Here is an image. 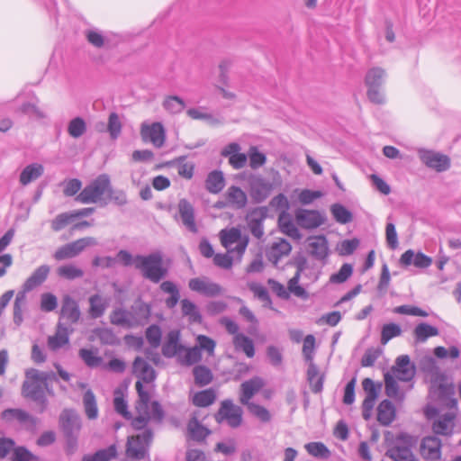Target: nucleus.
<instances>
[{"instance_id":"obj_36","label":"nucleus","mask_w":461,"mask_h":461,"mask_svg":"<svg viewBox=\"0 0 461 461\" xmlns=\"http://www.w3.org/2000/svg\"><path fill=\"white\" fill-rule=\"evenodd\" d=\"M179 333L171 331L168 333L167 341L162 346V354L164 357L171 358L185 349V347L179 344Z\"/></svg>"},{"instance_id":"obj_9","label":"nucleus","mask_w":461,"mask_h":461,"mask_svg":"<svg viewBox=\"0 0 461 461\" xmlns=\"http://www.w3.org/2000/svg\"><path fill=\"white\" fill-rule=\"evenodd\" d=\"M418 156L420 161L429 168L437 172H444L451 166L448 156L431 149H419Z\"/></svg>"},{"instance_id":"obj_50","label":"nucleus","mask_w":461,"mask_h":461,"mask_svg":"<svg viewBox=\"0 0 461 461\" xmlns=\"http://www.w3.org/2000/svg\"><path fill=\"white\" fill-rule=\"evenodd\" d=\"M57 274L59 276L64 279L74 280L77 278H81L84 276V271L72 264H68L60 266L57 269Z\"/></svg>"},{"instance_id":"obj_20","label":"nucleus","mask_w":461,"mask_h":461,"mask_svg":"<svg viewBox=\"0 0 461 461\" xmlns=\"http://www.w3.org/2000/svg\"><path fill=\"white\" fill-rule=\"evenodd\" d=\"M297 223L303 229H315L323 223V218L318 211L299 209L295 212Z\"/></svg>"},{"instance_id":"obj_2","label":"nucleus","mask_w":461,"mask_h":461,"mask_svg":"<svg viewBox=\"0 0 461 461\" xmlns=\"http://www.w3.org/2000/svg\"><path fill=\"white\" fill-rule=\"evenodd\" d=\"M136 269L143 278L154 284H158L168 275V269L163 264V255L160 251L148 255H136Z\"/></svg>"},{"instance_id":"obj_35","label":"nucleus","mask_w":461,"mask_h":461,"mask_svg":"<svg viewBox=\"0 0 461 461\" xmlns=\"http://www.w3.org/2000/svg\"><path fill=\"white\" fill-rule=\"evenodd\" d=\"M232 344L236 351L244 353L247 357L252 358L255 356L254 341L244 333L233 337Z\"/></svg>"},{"instance_id":"obj_28","label":"nucleus","mask_w":461,"mask_h":461,"mask_svg":"<svg viewBox=\"0 0 461 461\" xmlns=\"http://www.w3.org/2000/svg\"><path fill=\"white\" fill-rule=\"evenodd\" d=\"M111 299L100 294H95L88 298V313L93 319L101 318L110 305Z\"/></svg>"},{"instance_id":"obj_32","label":"nucleus","mask_w":461,"mask_h":461,"mask_svg":"<svg viewBox=\"0 0 461 461\" xmlns=\"http://www.w3.org/2000/svg\"><path fill=\"white\" fill-rule=\"evenodd\" d=\"M50 272L49 265H41L38 267L31 276L24 281L27 290H34L41 285L48 278Z\"/></svg>"},{"instance_id":"obj_56","label":"nucleus","mask_w":461,"mask_h":461,"mask_svg":"<svg viewBox=\"0 0 461 461\" xmlns=\"http://www.w3.org/2000/svg\"><path fill=\"white\" fill-rule=\"evenodd\" d=\"M402 334V329L398 324H384L381 332V343L385 345L390 339Z\"/></svg>"},{"instance_id":"obj_23","label":"nucleus","mask_w":461,"mask_h":461,"mask_svg":"<svg viewBox=\"0 0 461 461\" xmlns=\"http://www.w3.org/2000/svg\"><path fill=\"white\" fill-rule=\"evenodd\" d=\"M132 372L140 382L151 383L156 379V371L141 357H135L132 364Z\"/></svg>"},{"instance_id":"obj_31","label":"nucleus","mask_w":461,"mask_h":461,"mask_svg":"<svg viewBox=\"0 0 461 461\" xmlns=\"http://www.w3.org/2000/svg\"><path fill=\"white\" fill-rule=\"evenodd\" d=\"M226 200L228 204L234 209L240 210L245 208L248 203L246 193L236 185H231L226 192Z\"/></svg>"},{"instance_id":"obj_30","label":"nucleus","mask_w":461,"mask_h":461,"mask_svg":"<svg viewBox=\"0 0 461 461\" xmlns=\"http://www.w3.org/2000/svg\"><path fill=\"white\" fill-rule=\"evenodd\" d=\"M455 415L445 413L439 415L432 423V430L436 435L450 436L453 432Z\"/></svg>"},{"instance_id":"obj_54","label":"nucleus","mask_w":461,"mask_h":461,"mask_svg":"<svg viewBox=\"0 0 461 461\" xmlns=\"http://www.w3.org/2000/svg\"><path fill=\"white\" fill-rule=\"evenodd\" d=\"M86 131V124L81 117L72 119L68 125V134L75 139L81 137Z\"/></svg>"},{"instance_id":"obj_25","label":"nucleus","mask_w":461,"mask_h":461,"mask_svg":"<svg viewBox=\"0 0 461 461\" xmlns=\"http://www.w3.org/2000/svg\"><path fill=\"white\" fill-rule=\"evenodd\" d=\"M400 264L403 267L412 264L418 268H427L432 264V258L421 252L415 254L412 249H408L401 256Z\"/></svg>"},{"instance_id":"obj_29","label":"nucleus","mask_w":461,"mask_h":461,"mask_svg":"<svg viewBox=\"0 0 461 461\" xmlns=\"http://www.w3.org/2000/svg\"><path fill=\"white\" fill-rule=\"evenodd\" d=\"M291 250V244L286 240L281 239L272 244L270 249L267 251V258L276 266L284 256L290 254Z\"/></svg>"},{"instance_id":"obj_62","label":"nucleus","mask_w":461,"mask_h":461,"mask_svg":"<svg viewBox=\"0 0 461 461\" xmlns=\"http://www.w3.org/2000/svg\"><path fill=\"white\" fill-rule=\"evenodd\" d=\"M384 384H385V393L388 397L393 398V399H401L399 393V386L396 380L390 375L385 374L384 375Z\"/></svg>"},{"instance_id":"obj_13","label":"nucleus","mask_w":461,"mask_h":461,"mask_svg":"<svg viewBox=\"0 0 461 461\" xmlns=\"http://www.w3.org/2000/svg\"><path fill=\"white\" fill-rule=\"evenodd\" d=\"M59 425L63 435H79L82 422L78 413L73 409H64L59 418Z\"/></svg>"},{"instance_id":"obj_37","label":"nucleus","mask_w":461,"mask_h":461,"mask_svg":"<svg viewBox=\"0 0 461 461\" xmlns=\"http://www.w3.org/2000/svg\"><path fill=\"white\" fill-rule=\"evenodd\" d=\"M160 290L168 294L169 296L165 300V304L168 309L175 308L180 301V292L177 285L172 281H164L160 284Z\"/></svg>"},{"instance_id":"obj_22","label":"nucleus","mask_w":461,"mask_h":461,"mask_svg":"<svg viewBox=\"0 0 461 461\" xmlns=\"http://www.w3.org/2000/svg\"><path fill=\"white\" fill-rule=\"evenodd\" d=\"M1 417L6 422L17 420L20 424H30L34 427L37 424V419L28 411L19 408H9L2 411Z\"/></svg>"},{"instance_id":"obj_6","label":"nucleus","mask_w":461,"mask_h":461,"mask_svg":"<svg viewBox=\"0 0 461 461\" xmlns=\"http://www.w3.org/2000/svg\"><path fill=\"white\" fill-rule=\"evenodd\" d=\"M429 392L435 395L438 400L449 406L456 407L457 401L454 397L455 386L453 383H448L445 374L431 379Z\"/></svg>"},{"instance_id":"obj_61","label":"nucleus","mask_w":461,"mask_h":461,"mask_svg":"<svg viewBox=\"0 0 461 461\" xmlns=\"http://www.w3.org/2000/svg\"><path fill=\"white\" fill-rule=\"evenodd\" d=\"M279 226L280 230L283 233L286 234L287 236L294 239V240H300L302 238V235L295 226V224L291 220H283V218L279 219Z\"/></svg>"},{"instance_id":"obj_49","label":"nucleus","mask_w":461,"mask_h":461,"mask_svg":"<svg viewBox=\"0 0 461 461\" xmlns=\"http://www.w3.org/2000/svg\"><path fill=\"white\" fill-rule=\"evenodd\" d=\"M113 406L115 411L124 419L130 420L131 418V414L128 410L127 401L124 399L123 393L118 389L114 392Z\"/></svg>"},{"instance_id":"obj_58","label":"nucleus","mask_w":461,"mask_h":461,"mask_svg":"<svg viewBox=\"0 0 461 461\" xmlns=\"http://www.w3.org/2000/svg\"><path fill=\"white\" fill-rule=\"evenodd\" d=\"M79 357L89 367H96L101 365L103 359L97 356L93 350L87 348H81L79 350Z\"/></svg>"},{"instance_id":"obj_60","label":"nucleus","mask_w":461,"mask_h":461,"mask_svg":"<svg viewBox=\"0 0 461 461\" xmlns=\"http://www.w3.org/2000/svg\"><path fill=\"white\" fill-rule=\"evenodd\" d=\"M249 411L260 420L262 422H268L271 420V415L267 408L258 403L251 402L246 405Z\"/></svg>"},{"instance_id":"obj_3","label":"nucleus","mask_w":461,"mask_h":461,"mask_svg":"<svg viewBox=\"0 0 461 461\" xmlns=\"http://www.w3.org/2000/svg\"><path fill=\"white\" fill-rule=\"evenodd\" d=\"M22 395L40 406V412L48 407V399L44 393L42 382L38 376V369L30 368L25 371V379L22 384Z\"/></svg>"},{"instance_id":"obj_40","label":"nucleus","mask_w":461,"mask_h":461,"mask_svg":"<svg viewBox=\"0 0 461 461\" xmlns=\"http://www.w3.org/2000/svg\"><path fill=\"white\" fill-rule=\"evenodd\" d=\"M438 329L426 322L418 324L413 330L415 341L419 343L425 342L429 338L438 336Z\"/></svg>"},{"instance_id":"obj_53","label":"nucleus","mask_w":461,"mask_h":461,"mask_svg":"<svg viewBox=\"0 0 461 461\" xmlns=\"http://www.w3.org/2000/svg\"><path fill=\"white\" fill-rule=\"evenodd\" d=\"M249 287L254 295L264 303L265 307L272 308V300L265 286L258 283H251Z\"/></svg>"},{"instance_id":"obj_17","label":"nucleus","mask_w":461,"mask_h":461,"mask_svg":"<svg viewBox=\"0 0 461 461\" xmlns=\"http://www.w3.org/2000/svg\"><path fill=\"white\" fill-rule=\"evenodd\" d=\"M267 216V208L258 207L250 211L247 215V221L251 234L258 240L264 236L263 221Z\"/></svg>"},{"instance_id":"obj_1","label":"nucleus","mask_w":461,"mask_h":461,"mask_svg":"<svg viewBox=\"0 0 461 461\" xmlns=\"http://www.w3.org/2000/svg\"><path fill=\"white\" fill-rule=\"evenodd\" d=\"M151 315V306L140 299L136 300L131 308H114L109 316L110 322L126 330L143 327Z\"/></svg>"},{"instance_id":"obj_8","label":"nucleus","mask_w":461,"mask_h":461,"mask_svg":"<svg viewBox=\"0 0 461 461\" xmlns=\"http://www.w3.org/2000/svg\"><path fill=\"white\" fill-rule=\"evenodd\" d=\"M243 411L241 407L235 405L230 399H225L214 415L218 423L226 421L230 428H238L242 423Z\"/></svg>"},{"instance_id":"obj_33","label":"nucleus","mask_w":461,"mask_h":461,"mask_svg":"<svg viewBox=\"0 0 461 461\" xmlns=\"http://www.w3.org/2000/svg\"><path fill=\"white\" fill-rule=\"evenodd\" d=\"M396 411L393 402L383 400L377 407V420L383 426H389L395 419Z\"/></svg>"},{"instance_id":"obj_12","label":"nucleus","mask_w":461,"mask_h":461,"mask_svg":"<svg viewBox=\"0 0 461 461\" xmlns=\"http://www.w3.org/2000/svg\"><path fill=\"white\" fill-rule=\"evenodd\" d=\"M140 136L144 142H149L155 148L159 149L165 144L166 131L161 122L142 123Z\"/></svg>"},{"instance_id":"obj_42","label":"nucleus","mask_w":461,"mask_h":461,"mask_svg":"<svg viewBox=\"0 0 461 461\" xmlns=\"http://www.w3.org/2000/svg\"><path fill=\"white\" fill-rule=\"evenodd\" d=\"M386 73L384 69L375 67L370 68L366 75L365 83L367 87L381 86L384 81Z\"/></svg>"},{"instance_id":"obj_34","label":"nucleus","mask_w":461,"mask_h":461,"mask_svg":"<svg viewBox=\"0 0 461 461\" xmlns=\"http://www.w3.org/2000/svg\"><path fill=\"white\" fill-rule=\"evenodd\" d=\"M180 304L182 315L186 317L190 323L201 324L203 322L200 310L194 302L185 298L180 301Z\"/></svg>"},{"instance_id":"obj_41","label":"nucleus","mask_w":461,"mask_h":461,"mask_svg":"<svg viewBox=\"0 0 461 461\" xmlns=\"http://www.w3.org/2000/svg\"><path fill=\"white\" fill-rule=\"evenodd\" d=\"M216 400V392L212 388L197 392L193 396V403L198 407H208Z\"/></svg>"},{"instance_id":"obj_63","label":"nucleus","mask_w":461,"mask_h":461,"mask_svg":"<svg viewBox=\"0 0 461 461\" xmlns=\"http://www.w3.org/2000/svg\"><path fill=\"white\" fill-rule=\"evenodd\" d=\"M202 359V353L198 347H194L185 350L184 357L180 358L182 365L192 366Z\"/></svg>"},{"instance_id":"obj_46","label":"nucleus","mask_w":461,"mask_h":461,"mask_svg":"<svg viewBox=\"0 0 461 461\" xmlns=\"http://www.w3.org/2000/svg\"><path fill=\"white\" fill-rule=\"evenodd\" d=\"M188 431L193 439L196 441L203 440L211 431L203 426L195 417H193L188 423Z\"/></svg>"},{"instance_id":"obj_59","label":"nucleus","mask_w":461,"mask_h":461,"mask_svg":"<svg viewBox=\"0 0 461 461\" xmlns=\"http://www.w3.org/2000/svg\"><path fill=\"white\" fill-rule=\"evenodd\" d=\"M162 332L161 329L157 324H152L146 330V339L149 345L156 348L160 345Z\"/></svg>"},{"instance_id":"obj_16","label":"nucleus","mask_w":461,"mask_h":461,"mask_svg":"<svg viewBox=\"0 0 461 461\" xmlns=\"http://www.w3.org/2000/svg\"><path fill=\"white\" fill-rule=\"evenodd\" d=\"M273 188V183L261 176H255L249 180V193L255 203L264 202L270 195Z\"/></svg>"},{"instance_id":"obj_38","label":"nucleus","mask_w":461,"mask_h":461,"mask_svg":"<svg viewBox=\"0 0 461 461\" xmlns=\"http://www.w3.org/2000/svg\"><path fill=\"white\" fill-rule=\"evenodd\" d=\"M225 185L223 173L220 170L210 172L205 179V188L211 194L220 193Z\"/></svg>"},{"instance_id":"obj_45","label":"nucleus","mask_w":461,"mask_h":461,"mask_svg":"<svg viewBox=\"0 0 461 461\" xmlns=\"http://www.w3.org/2000/svg\"><path fill=\"white\" fill-rule=\"evenodd\" d=\"M83 404L86 415L90 420H95L98 416V409L94 393L87 390L83 396Z\"/></svg>"},{"instance_id":"obj_51","label":"nucleus","mask_w":461,"mask_h":461,"mask_svg":"<svg viewBox=\"0 0 461 461\" xmlns=\"http://www.w3.org/2000/svg\"><path fill=\"white\" fill-rule=\"evenodd\" d=\"M163 107L170 113L176 114L181 113L185 107V101L177 95H170L166 97L163 102Z\"/></svg>"},{"instance_id":"obj_24","label":"nucleus","mask_w":461,"mask_h":461,"mask_svg":"<svg viewBox=\"0 0 461 461\" xmlns=\"http://www.w3.org/2000/svg\"><path fill=\"white\" fill-rule=\"evenodd\" d=\"M393 371L397 375L399 380L404 382L411 380L415 375V367L411 365L410 357L407 355H402L396 358Z\"/></svg>"},{"instance_id":"obj_4","label":"nucleus","mask_w":461,"mask_h":461,"mask_svg":"<svg viewBox=\"0 0 461 461\" xmlns=\"http://www.w3.org/2000/svg\"><path fill=\"white\" fill-rule=\"evenodd\" d=\"M153 440V432L145 429L142 432L130 436L126 443V456L132 460H144L149 457V447Z\"/></svg>"},{"instance_id":"obj_52","label":"nucleus","mask_w":461,"mask_h":461,"mask_svg":"<svg viewBox=\"0 0 461 461\" xmlns=\"http://www.w3.org/2000/svg\"><path fill=\"white\" fill-rule=\"evenodd\" d=\"M305 449L314 457L328 459L330 456V451L322 442H310L305 445Z\"/></svg>"},{"instance_id":"obj_44","label":"nucleus","mask_w":461,"mask_h":461,"mask_svg":"<svg viewBox=\"0 0 461 461\" xmlns=\"http://www.w3.org/2000/svg\"><path fill=\"white\" fill-rule=\"evenodd\" d=\"M420 368L426 374L431 375V379L443 375L437 365L435 358L430 355L422 357L420 360Z\"/></svg>"},{"instance_id":"obj_21","label":"nucleus","mask_w":461,"mask_h":461,"mask_svg":"<svg viewBox=\"0 0 461 461\" xmlns=\"http://www.w3.org/2000/svg\"><path fill=\"white\" fill-rule=\"evenodd\" d=\"M441 440L436 436L425 437L420 445L422 456L429 460H438L441 456Z\"/></svg>"},{"instance_id":"obj_10","label":"nucleus","mask_w":461,"mask_h":461,"mask_svg":"<svg viewBox=\"0 0 461 461\" xmlns=\"http://www.w3.org/2000/svg\"><path fill=\"white\" fill-rule=\"evenodd\" d=\"M362 387L366 394L362 402V416L366 420H368L378 397L381 384H375L371 378H365L362 381Z\"/></svg>"},{"instance_id":"obj_57","label":"nucleus","mask_w":461,"mask_h":461,"mask_svg":"<svg viewBox=\"0 0 461 461\" xmlns=\"http://www.w3.org/2000/svg\"><path fill=\"white\" fill-rule=\"evenodd\" d=\"M353 273V267L350 264L345 263L341 266L339 270L332 274L330 277V282L331 284H342L346 282Z\"/></svg>"},{"instance_id":"obj_39","label":"nucleus","mask_w":461,"mask_h":461,"mask_svg":"<svg viewBox=\"0 0 461 461\" xmlns=\"http://www.w3.org/2000/svg\"><path fill=\"white\" fill-rule=\"evenodd\" d=\"M44 172L43 166L38 163H32L26 166L20 174V183L27 185L31 182L36 180L42 176Z\"/></svg>"},{"instance_id":"obj_43","label":"nucleus","mask_w":461,"mask_h":461,"mask_svg":"<svg viewBox=\"0 0 461 461\" xmlns=\"http://www.w3.org/2000/svg\"><path fill=\"white\" fill-rule=\"evenodd\" d=\"M243 237L244 236H242L241 231L236 228L221 230L220 232L221 243L228 249H230L234 243L241 240Z\"/></svg>"},{"instance_id":"obj_7","label":"nucleus","mask_w":461,"mask_h":461,"mask_svg":"<svg viewBox=\"0 0 461 461\" xmlns=\"http://www.w3.org/2000/svg\"><path fill=\"white\" fill-rule=\"evenodd\" d=\"M414 443L411 436L401 433L397 436L395 444L387 449L385 456L393 461H414L415 457L411 451Z\"/></svg>"},{"instance_id":"obj_14","label":"nucleus","mask_w":461,"mask_h":461,"mask_svg":"<svg viewBox=\"0 0 461 461\" xmlns=\"http://www.w3.org/2000/svg\"><path fill=\"white\" fill-rule=\"evenodd\" d=\"M81 317V312L78 303L70 295L63 297L59 314V321L65 325H73L78 322Z\"/></svg>"},{"instance_id":"obj_11","label":"nucleus","mask_w":461,"mask_h":461,"mask_svg":"<svg viewBox=\"0 0 461 461\" xmlns=\"http://www.w3.org/2000/svg\"><path fill=\"white\" fill-rule=\"evenodd\" d=\"M96 241L94 238H82L71 243L66 244L58 249L54 254V258L63 260L72 258L81 253L86 247L95 245Z\"/></svg>"},{"instance_id":"obj_27","label":"nucleus","mask_w":461,"mask_h":461,"mask_svg":"<svg viewBox=\"0 0 461 461\" xmlns=\"http://www.w3.org/2000/svg\"><path fill=\"white\" fill-rule=\"evenodd\" d=\"M73 331V329H69L65 323L59 321L57 325L56 333L53 336H50L48 339V346L51 350H57L69 341V333Z\"/></svg>"},{"instance_id":"obj_26","label":"nucleus","mask_w":461,"mask_h":461,"mask_svg":"<svg viewBox=\"0 0 461 461\" xmlns=\"http://www.w3.org/2000/svg\"><path fill=\"white\" fill-rule=\"evenodd\" d=\"M308 249L310 255L317 260H324L329 255L328 240L320 235L309 239Z\"/></svg>"},{"instance_id":"obj_55","label":"nucleus","mask_w":461,"mask_h":461,"mask_svg":"<svg viewBox=\"0 0 461 461\" xmlns=\"http://www.w3.org/2000/svg\"><path fill=\"white\" fill-rule=\"evenodd\" d=\"M74 221L72 212L59 213L51 221V229L58 232Z\"/></svg>"},{"instance_id":"obj_15","label":"nucleus","mask_w":461,"mask_h":461,"mask_svg":"<svg viewBox=\"0 0 461 461\" xmlns=\"http://www.w3.org/2000/svg\"><path fill=\"white\" fill-rule=\"evenodd\" d=\"M188 287L196 293H199L206 297H214L222 294V287L214 282L210 281L208 278H192L188 282Z\"/></svg>"},{"instance_id":"obj_48","label":"nucleus","mask_w":461,"mask_h":461,"mask_svg":"<svg viewBox=\"0 0 461 461\" xmlns=\"http://www.w3.org/2000/svg\"><path fill=\"white\" fill-rule=\"evenodd\" d=\"M330 212L335 221L340 224H346L352 221V212L340 203H334L330 207Z\"/></svg>"},{"instance_id":"obj_18","label":"nucleus","mask_w":461,"mask_h":461,"mask_svg":"<svg viewBox=\"0 0 461 461\" xmlns=\"http://www.w3.org/2000/svg\"><path fill=\"white\" fill-rule=\"evenodd\" d=\"M265 385L264 380L259 376H254L240 384V402L243 405L251 403V398L257 394Z\"/></svg>"},{"instance_id":"obj_64","label":"nucleus","mask_w":461,"mask_h":461,"mask_svg":"<svg viewBox=\"0 0 461 461\" xmlns=\"http://www.w3.org/2000/svg\"><path fill=\"white\" fill-rule=\"evenodd\" d=\"M117 456V448L115 445H111L106 448L96 451L92 456L95 461H110Z\"/></svg>"},{"instance_id":"obj_5","label":"nucleus","mask_w":461,"mask_h":461,"mask_svg":"<svg viewBox=\"0 0 461 461\" xmlns=\"http://www.w3.org/2000/svg\"><path fill=\"white\" fill-rule=\"evenodd\" d=\"M109 189V176L106 174L100 175L77 194L76 201L84 204L97 203Z\"/></svg>"},{"instance_id":"obj_19","label":"nucleus","mask_w":461,"mask_h":461,"mask_svg":"<svg viewBox=\"0 0 461 461\" xmlns=\"http://www.w3.org/2000/svg\"><path fill=\"white\" fill-rule=\"evenodd\" d=\"M178 213L184 226L192 233H197L198 228L194 220V208L185 198L180 199L177 204Z\"/></svg>"},{"instance_id":"obj_47","label":"nucleus","mask_w":461,"mask_h":461,"mask_svg":"<svg viewBox=\"0 0 461 461\" xmlns=\"http://www.w3.org/2000/svg\"><path fill=\"white\" fill-rule=\"evenodd\" d=\"M194 382L199 386L209 384L212 380V374L210 368L205 366H196L193 369Z\"/></svg>"}]
</instances>
